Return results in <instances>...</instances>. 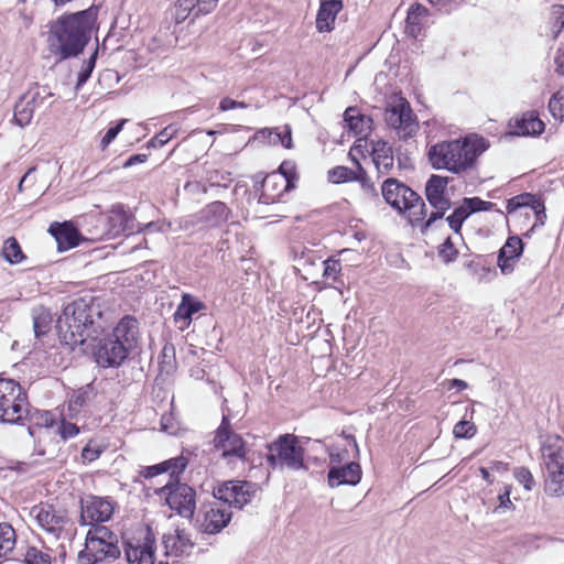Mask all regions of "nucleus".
Wrapping results in <instances>:
<instances>
[{"mask_svg":"<svg viewBox=\"0 0 564 564\" xmlns=\"http://www.w3.org/2000/svg\"><path fill=\"white\" fill-rule=\"evenodd\" d=\"M248 105L243 101H237V100H234L229 97H225L220 100L219 102V109L221 111H227V110H230V109H235V108H247Z\"/></svg>","mask_w":564,"mask_h":564,"instance_id":"58","label":"nucleus"},{"mask_svg":"<svg viewBox=\"0 0 564 564\" xmlns=\"http://www.w3.org/2000/svg\"><path fill=\"white\" fill-rule=\"evenodd\" d=\"M113 502L104 497L88 495L80 499V524L95 525L111 519Z\"/></svg>","mask_w":564,"mask_h":564,"instance_id":"16","label":"nucleus"},{"mask_svg":"<svg viewBox=\"0 0 564 564\" xmlns=\"http://www.w3.org/2000/svg\"><path fill=\"white\" fill-rule=\"evenodd\" d=\"M17 544V533L8 522L0 523V558L9 556Z\"/></svg>","mask_w":564,"mask_h":564,"instance_id":"33","label":"nucleus"},{"mask_svg":"<svg viewBox=\"0 0 564 564\" xmlns=\"http://www.w3.org/2000/svg\"><path fill=\"white\" fill-rule=\"evenodd\" d=\"M514 477L520 484L523 485V487L527 490L532 489V487L534 485V480H533V476H532L531 471L528 468H525V467L516 468Z\"/></svg>","mask_w":564,"mask_h":564,"instance_id":"52","label":"nucleus"},{"mask_svg":"<svg viewBox=\"0 0 564 564\" xmlns=\"http://www.w3.org/2000/svg\"><path fill=\"white\" fill-rule=\"evenodd\" d=\"M147 160H148V154H143V153L134 154V155H131L123 163V167H130V166L135 165L138 163H144Z\"/></svg>","mask_w":564,"mask_h":564,"instance_id":"62","label":"nucleus"},{"mask_svg":"<svg viewBox=\"0 0 564 564\" xmlns=\"http://www.w3.org/2000/svg\"><path fill=\"white\" fill-rule=\"evenodd\" d=\"M324 270L323 276L325 279L337 280L338 274L341 271V263L337 259L329 258L323 262Z\"/></svg>","mask_w":564,"mask_h":564,"instance_id":"50","label":"nucleus"},{"mask_svg":"<svg viewBox=\"0 0 564 564\" xmlns=\"http://www.w3.org/2000/svg\"><path fill=\"white\" fill-rule=\"evenodd\" d=\"M102 451L98 446H91L90 443L82 449V457L84 460L94 462L101 455Z\"/></svg>","mask_w":564,"mask_h":564,"instance_id":"57","label":"nucleus"},{"mask_svg":"<svg viewBox=\"0 0 564 564\" xmlns=\"http://www.w3.org/2000/svg\"><path fill=\"white\" fill-rule=\"evenodd\" d=\"M509 134L517 137L540 135L544 129V122L533 111L523 113L509 123Z\"/></svg>","mask_w":564,"mask_h":564,"instance_id":"24","label":"nucleus"},{"mask_svg":"<svg viewBox=\"0 0 564 564\" xmlns=\"http://www.w3.org/2000/svg\"><path fill=\"white\" fill-rule=\"evenodd\" d=\"M344 121L356 135H367L371 130L372 119L359 112L356 107H348L344 112Z\"/></svg>","mask_w":564,"mask_h":564,"instance_id":"28","label":"nucleus"},{"mask_svg":"<svg viewBox=\"0 0 564 564\" xmlns=\"http://www.w3.org/2000/svg\"><path fill=\"white\" fill-rule=\"evenodd\" d=\"M384 121L390 128L397 131L398 137L402 140L412 138L419 130L416 117L409 101L404 98H399L393 105L386 109Z\"/></svg>","mask_w":564,"mask_h":564,"instance_id":"13","label":"nucleus"},{"mask_svg":"<svg viewBox=\"0 0 564 564\" xmlns=\"http://www.w3.org/2000/svg\"><path fill=\"white\" fill-rule=\"evenodd\" d=\"M1 256L10 264H20L26 260V256L22 251L19 241L14 237L4 240Z\"/></svg>","mask_w":564,"mask_h":564,"instance_id":"34","label":"nucleus"},{"mask_svg":"<svg viewBox=\"0 0 564 564\" xmlns=\"http://www.w3.org/2000/svg\"><path fill=\"white\" fill-rule=\"evenodd\" d=\"M97 10L90 7L75 13L63 14L50 24V52L59 59L78 56L89 43Z\"/></svg>","mask_w":564,"mask_h":564,"instance_id":"1","label":"nucleus"},{"mask_svg":"<svg viewBox=\"0 0 564 564\" xmlns=\"http://www.w3.org/2000/svg\"><path fill=\"white\" fill-rule=\"evenodd\" d=\"M197 9V0H177L172 10V17L175 23L180 24L184 22L187 18H189L192 14L194 18H197L195 15Z\"/></svg>","mask_w":564,"mask_h":564,"instance_id":"36","label":"nucleus"},{"mask_svg":"<svg viewBox=\"0 0 564 564\" xmlns=\"http://www.w3.org/2000/svg\"><path fill=\"white\" fill-rule=\"evenodd\" d=\"M549 110L554 119L564 120V88L552 95L549 100Z\"/></svg>","mask_w":564,"mask_h":564,"instance_id":"39","label":"nucleus"},{"mask_svg":"<svg viewBox=\"0 0 564 564\" xmlns=\"http://www.w3.org/2000/svg\"><path fill=\"white\" fill-rule=\"evenodd\" d=\"M471 214L469 213L466 204H464V202L462 203L460 206L456 207L454 209V212L446 218L447 223H448V226L449 228L455 232V234H460V230H462V226L464 224V221L470 216Z\"/></svg>","mask_w":564,"mask_h":564,"instance_id":"38","label":"nucleus"},{"mask_svg":"<svg viewBox=\"0 0 564 564\" xmlns=\"http://www.w3.org/2000/svg\"><path fill=\"white\" fill-rule=\"evenodd\" d=\"M187 465L188 459L185 456L180 455L152 466L142 467L139 475L145 479H151L155 476L167 473L170 475V479H174L184 473Z\"/></svg>","mask_w":564,"mask_h":564,"instance_id":"19","label":"nucleus"},{"mask_svg":"<svg viewBox=\"0 0 564 564\" xmlns=\"http://www.w3.org/2000/svg\"><path fill=\"white\" fill-rule=\"evenodd\" d=\"M524 243L518 236H510L498 252L497 265L503 275L514 271L516 262L523 253Z\"/></svg>","mask_w":564,"mask_h":564,"instance_id":"18","label":"nucleus"},{"mask_svg":"<svg viewBox=\"0 0 564 564\" xmlns=\"http://www.w3.org/2000/svg\"><path fill=\"white\" fill-rule=\"evenodd\" d=\"M356 174L357 172L351 169L339 165L328 171V180L332 183L339 184L354 181L356 178Z\"/></svg>","mask_w":564,"mask_h":564,"instance_id":"42","label":"nucleus"},{"mask_svg":"<svg viewBox=\"0 0 564 564\" xmlns=\"http://www.w3.org/2000/svg\"><path fill=\"white\" fill-rule=\"evenodd\" d=\"M463 200L464 204H466L470 214L478 212H488L492 209V207L495 206L494 203L482 200L479 197H465Z\"/></svg>","mask_w":564,"mask_h":564,"instance_id":"48","label":"nucleus"},{"mask_svg":"<svg viewBox=\"0 0 564 564\" xmlns=\"http://www.w3.org/2000/svg\"><path fill=\"white\" fill-rule=\"evenodd\" d=\"M488 145L486 139L473 134L438 142L429 149L427 156L433 169L459 174L473 169Z\"/></svg>","mask_w":564,"mask_h":564,"instance_id":"4","label":"nucleus"},{"mask_svg":"<svg viewBox=\"0 0 564 564\" xmlns=\"http://www.w3.org/2000/svg\"><path fill=\"white\" fill-rule=\"evenodd\" d=\"M98 48L91 54L88 61L83 65L82 70L78 73L76 89H79L90 77L97 59Z\"/></svg>","mask_w":564,"mask_h":564,"instance_id":"45","label":"nucleus"},{"mask_svg":"<svg viewBox=\"0 0 564 564\" xmlns=\"http://www.w3.org/2000/svg\"><path fill=\"white\" fill-rule=\"evenodd\" d=\"M476 431V425L471 421L462 420L454 425L453 434L456 438H471Z\"/></svg>","mask_w":564,"mask_h":564,"instance_id":"46","label":"nucleus"},{"mask_svg":"<svg viewBox=\"0 0 564 564\" xmlns=\"http://www.w3.org/2000/svg\"><path fill=\"white\" fill-rule=\"evenodd\" d=\"M447 209H436V212H433L429 219L424 223L423 225V228H422V232L424 234V231L430 228L432 226V224L438 219H442L445 215Z\"/></svg>","mask_w":564,"mask_h":564,"instance_id":"60","label":"nucleus"},{"mask_svg":"<svg viewBox=\"0 0 564 564\" xmlns=\"http://www.w3.org/2000/svg\"><path fill=\"white\" fill-rule=\"evenodd\" d=\"M458 250L454 247L451 237H447L445 241L438 247V257L445 262L449 263L456 260Z\"/></svg>","mask_w":564,"mask_h":564,"instance_id":"47","label":"nucleus"},{"mask_svg":"<svg viewBox=\"0 0 564 564\" xmlns=\"http://www.w3.org/2000/svg\"><path fill=\"white\" fill-rule=\"evenodd\" d=\"M468 388V383L460 379H452L448 381V389H456L457 391H463Z\"/></svg>","mask_w":564,"mask_h":564,"instance_id":"64","label":"nucleus"},{"mask_svg":"<svg viewBox=\"0 0 564 564\" xmlns=\"http://www.w3.org/2000/svg\"><path fill=\"white\" fill-rule=\"evenodd\" d=\"M101 317L91 296L79 297L68 303L58 316L56 328L61 344L74 349L97 334L96 318Z\"/></svg>","mask_w":564,"mask_h":564,"instance_id":"3","label":"nucleus"},{"mask_svg":"<svg viewBox=\"0 0 564 564\" xmlns=\"http://www.w3.org/2000/svg\"><path fill=\"white\" fill-rule=\"evenodd\" d=\"M48 232L55 238L58 251H66L77 247L80 242V234L69 221L53 223Z\"/></svg>","mask_w":564,"mask_h":564,"instance_id":"23","label":"nucleus"},{"mask_svg":"<svg viewBox=\"0 0 564 564\" xmlns=\"http://www.w3.org/2000/svg\"><path fill=\"white\" fill-rule=\"evenodd\" d=\"M449 178L433 174L425 184L426 199L435 209H449L451 199L445 196Z\"/></svg>","mask_w":564,"mask_h":564,"instance_id":"20","label":"nucleus"},{"mask_svg":"<svg viewBox=\"0 0 564 564\" xmlns=\"http://www.w3.org/2000/svg\"><path fill=\"white\" fill-rule=\"evenodd\" d=\"M221 503L215 499V501L202 505L197 517V527L200 532L217 534L229 524L232 512L229 507Z\"/></svg>","mask_w":564,"mask_h":564,"instance_id":"15","label":"nucleus"},{"mask_svg":"<svg viewBox=\"0 0 564 564\" xmlns=\"http://www.w3.org/2000/svg\"><path fill=\"white\" fill-rule=\"evenodd\" d=\"M162 543L165 555H187L194 547V543L185 530H176L175 533L164 534Z\"/></svg>","mask_w":564,"mask_h":564,"instance_id":"26","label":"nucleus"},{"mask_svg":"<svg viewBox=\"0 0 564 564\" xmlns=\"http://www.w3.org/2000/svg\"><path fill=\"white\" fill-rule=\"evenodd\" d=\"M544 490L550 496H564V468L547 471Z\"/></svg>","mask_w":564,"mask_h":564,"instance_id":"35","label":"nucleus"},{"mask_svg":"<svg viewBox=\"0 0 564 564\" xmlns=\"http://www.w3.org/2000/svg\"><path fill=\"white\" fill-rule=\"evenodd\" d=\"M126 122H127V120L122 119L115 127H111L107 130L106 134L101 139L102 149L107 148L116 139V137L122 130L123 124Z\"/></svg>","mask_w":564,"mask_h":564,"instance_id":"54","label":"nucleus"},{"mask_svg":"<svg viewBox=\"0 0 564 564\" xmlns=\"http://www.w3.org/2000/svg\"><path fill=\"white\" fill-rule=\"evenodd\" d=\"M358 164V171L356 174V178L354 181H358L360 183L361 189L364 191L365 195L368 197L378 198V192L375 187V184L370 181L368 177L366 171L362 169V166L357 162Z\"/></svg>","mask_w":564,"mask_h":564,"instance_id":"43","label":"nucleus"},{"mask_svg":"<svg viewBox=\"0 0 564 564\" xmlns=\"http://www.w3.org/2000/svg\"><path fill=\"white\" fill-rule=\"evenodd\" d=\"M259 487L257 484L247 480L223 481L213 488V496L216 500L231 508L242 509L256 497Z\"/></svg>","mask_w":564,"mask_h":564,"instance_id":"12","label":"nucleus"},{"mask_svg":"<svg viewBox=\"0 0 564 564\" xmlns=\"http://www.w3.org/2000/svg\"><path fill=\"white\" fill-rule=\"evenodd\" d=\"M205 307L204 303L195 300L191 294H183L182 301L178 304L175 313L174 321L176 323L183 321L185 326L189 325L192 316Z\"/></svg>","mask_w":564,"mask_h":564,"instance_id":"30","label":"nucleus"},{"mask_svg":"<svg viewBox=\"0 0 564 564\" xmlns=\"http://www.w3.org/2000/svg\"><path fill=\"white\" fill-rule=\"evenodd\" d=\"M498 503L492 508L494 513L502 514L513 508V503L510 500V487L503 486L497 496Z\"/></svg>","mask_w":564,"mask_h":564,"instance_id":"44","label":"nucleus"},{"mask_svg":"<svg viewBox=\"0 0 564 564\" xmlns=\"http://www.w3.org/2000/svg\"><path fill=\"white\" fill-rule=\"evenodd\" d=\"M427 15H429V10L426 7H424L421 3L412 4L408 10V15H406V20H405L406 31L411 35L417 36V34L420 33V31L424 24V20L427 18Z\"/></svg>","mask_w":564,"mask_h":564,"instance_id":"31","label":"nucleus"},{"mask_svg":"<svg viewBox=\"0 0 564 564\" xmlns=\"http://www.w3.org/2000/svg\"><path fill=\"white\" fill-rule=\"evenodd\" d=\"M121 550L112 542H85V547L78 553L80 564L111 563L119 558Z\"/></svg>","mask_w":564,"mask_h":564,"instance_id":"17","label":"nucleus"},{"mask_svg":"<svg viewBox=\"0 0 564 564\" xmlns=\"http://www.w3.org/2000/svg\"><path fill=\"white\" fill-rule=\"evenodd\" d=\"M343 9L341 0H322L316 15L318 32H330L334 29L337 14Z\"/></svg>","mask_w":564,"mask_h":564,"instance_id":"25","label":"nucleus"},{"mask_svg":"<svg viewBox=\"0 0 564 564\" xmlns=\"http://www.w3.org/2000/svg\"><path fill=\"white\" fill-rule=\"evenodd\" d=\"M177 128L170 124L155 134L149 142L148 148L159 149L165 145L171 139L175 137Z\"/></svg>","mask_w":564,"mask_h":564,"instance_id":"41","label":"nucleus"},{"mask_svg":"<svg viewBox=\"0 0 564 564\" xmlns=\"http://www.w3.org/2000/svg\"><path fill=\"white\" fill-rule=\"evenodd\" d=\"M542 459L547 471L564 468V440L560 436H547L541 446Z\"/></svg>","mask_w":564,"mask_h":564,"instance_id":"21","label":"nucleus"},{"mask_svg":"<svg viewBox=\"0 0 564 564\" xmlns=\"http://www.w3.org/2000/svg\"><path fill=\"white\" fill-rule=\"evenodd\" d=\"M281 143L286 149H292V135H291V128L289 126L285 127V132L282 135H279Z\"/></svg>","mask_w":564,"mask_h":564,"instance_id":"63","label":"nucleus"},{"mask_svg":"<svg viewBox=\"0 0 564 564\" xmlns=\"http://www.w3.org/2000/svg\"><path fill=\"white\" fill-rule=\"evenodd\" d=\"M372 160L380 174L388 173L393 167V152L390 145L378 140L372 145Z\"/></svg>","mask_w":564,"mask_h":564,"instance_id":"29","label":"nucleus"},{"mask_svg":"<svg viewBox=\"0 0 564 564\" xmlns=\"http://www.w3.org/2000/svg\"><path fill=\"white\" fill-rule=\"evenodd\" d=\"M527 207H530L534 214L540 212L543 217H546L544 204L536 195L533 194V198L530 199V204H528Z\"/></svg>","mask_w":564,"mask_h":564,"instance_id":"59","label":"nucleus"},{"mask_svg":"<svg viewBox=\"0 0 564 564\" xmlns=\"http://www.w3.org/2000/svg\"><path fill=\"white\" fill-rule=\"evenodd\" d=\"M139 322L126 315L111 332L96 339L91 354L101 368H119L126 364L139 344Z\"/></svg>","mask_w":564,"mask_h":564,"instance_id":"2","label":"nucleus"},{"mask_svg":"<svg viewBox=\"0 0 564 564\" xmlns=\"http://www.w3.org/2000/svg\"><path fill=\"white\" fill-rule=\"evenodd\" d=\"M197 2L198 9L195 12V15L199 17L213 12L217 8L219 0H197Z\"/></svg>","mask_w":564,"mask_h":564,"instance_id":"56","label":"nucleus"},{"mask_svg":"<svg viewBox=\"0 0 564 564\" xmlns=\"http://www.w3.org/2000/svg\"><path fill=\"white\" fill-rule=\"evenodd\" d=\"M268 465L272 469L288 468L291 470L307 469L304 464V448L299 445V438L294 434H282L275 441L267 445Z\"/></svg>","mask_w":564,"mask_h":564,"instance_id":"6","label":"nucleus"},{"mask_svg":"<svg viewBox=\"0 0 564 564\" xmlns=\"http://www.w3.org/2000/svg\"><path fill=\"white\" fill-rule=\"evenodd\" d=\"M214 447L221 452V458L231 465L239 460L245 463L248 460L247 443L240 434H238L227 415H224L221 422L213 438Z\"/></svg>","mask_w":564,"mask_h":564,"instance_id":"10","label":"nucleus"},{"mask_svg":"<svg viewBox=\"0 0 564 564\" xmlns=\"http://www.w3.org/2000/svg\"><path fill=\"white\" fill-rule=\"evenodd\" d=\"M381 194L392 208L400 213L409 212V220L412 225L424 219L425 204L422 197L397 178H387L382 183Z\"/></svg>","mask_w":564,"mask_h":564,"instance_id":"5","label":"nucleus"},{"mask_svg":"<svg viewBox=\"0 0 564 564\" xmlns=\"http://www.w3.org/2000/svg\"><path fill=\"white\" fill-rule=\"evenodd\" d=\"M361 479V468L356 462L347 463L343 466H332L328 471L327 480L329 487L341 485H357Z\"/></svg>","mask_w":564,"mask_h":564,"instance_id":"22","label":"nucleus"},{"mask_svg":"<svg viewBox=\"0 0 564 564\" xmlns=\"http://www.w3.org/2000/svg\"><path fill=\"white\" fill-rule=\"evenodd\" d=\"M533 198V194L531 193H522L520 195L513 196L507 200V212L508 214L514 213L517 209L522 207H527L530 204V199Z\"/></svg>","mask_w":564,"mask_h":564,"instance_id":"49","label":"nucleus"},{"mask_svg":"<svg viewBox=\"0 0 564 564\" xmlns=\"http://www.w3.org/2000/svg\"><path fill=\"white\" fill-rule=\"evenodd\" d=\"M348 456V451L343 449L340 452L329 454V460L332 466H340V463Z\"/></svg>","mask_w":564,"mask_h":564,"instance_id":"61","label":"nucleus"},{"mask_svg":"<svg viewBox=\"0 0 564 564\" xmlns=\"http://www.w3.org/2000/svg\"><path fill=\"white\" fill-rule=\"evenodd\" d=\"M26 391L21 384L8 378L0 377V422L20 423L29 414Z\"/></svg>","mask_w":564,"mask_h":564,"instance_id":"7","label":"nucleus"},{"mask_svg":"<svg viewBox=\"0 0 564 564\" xmlns=\"http://www.w3.org/2000/svg\"><path fill=\"white\" fill-rule=\"evenodd\" d=\"M91 528L87 532L85 542H112V544H118V536L110 531L107 527L101 525V523L90 525Z\"/></svg>","mask_w":564,"mask_h":564,"instance_id":"37","label":"nucleus"},{"mask_svg":"<svg viewBox=\"0 0 564 564\" xmlns=\"http://www.w3.org/2000/svg\"><path fill=\"white\" fill-rule=\"evenodd\" d=\"M155 536L149 525L123 539V551L128 564H155ZM159 564H169L160 561Z\"/></svg>","mask_w":564,"mask_h":564,"instance_id":"11","label":"nucleus"},{"mask_svg":"<svg viewBox=\"0 0 564 564\" xmlns=\"http://www.w3.org/2000/svg\"><path fill=\"white\" fill-rule=\"evenodd\" d=\"M231 212L220 200L213 202L205 206L199 213V219L209 227H217L226 223Z\"/></svg>","mask_w":564,"mask_h":564,"instance_id":"27","label":"nucleus"},{"mask_svg":"<svg viewBox=\"0 0 564 564\" xmlns=\"http://www.w3.org/2000/svg\"><path fill=\"white\" fill-rule=\"evenodd\" d=\"M58 433L66 441L76 436L79 433V427L75 423L63 420L58 426Z\"/></svg>","mask_w":564,"mask_h":564,"instance_id":"53","label":"nucleus"},{"mask_svg":"<svg viewBox=\"0 0 564 564\" xmlns=\"http://www.w3.org/2000/svg\"><path fill=\"white\" fill-rule=\"evenodd\" d=\"M30 517L47 534L59 539L69 522L67 513L50 503H39L30 509Z\"/></svg>","mask_w":564,"mask_h":564,"instance_id":"14","label":"nucleus"},{"mask_svg":"<svg viewBox=\"0 0 564 564\" xmlns=\"http://www.w3.org/2000/svg\"><path fill=\"white\" fill-rule=\"evenodd\" d=\"M33 328L36 337H41L50 329V317L47 314L33 316Z\"/></svg>","mask_w":564,"mask_h":564,"instance_id":"51","label":"nucleus"},{"mask_svg":"<svg viewBox=\"0 0 564 564\" xmlns=\"http://www.w3.org/2000/svg\"><path fill=\"white\" fill-rule=\"evenodd\" d=\"M47 86L34 84L15 102L13 122L23 128L31 123L35 112H46L54 102Z\"/></svg>","mask_w":564,"mask_h":564,"instance_id":"9","label":"nucleus"},{"mask_svg":"<svg viewBox=\"0 0 564 564\" xmlns=\"http://www.w3.org/2000/svg\"><path fill=\"white\" fill-rule=\"evenodd\" d=\"M156 496L164 499L169 508L183 519L192 521L196 510V490L182 482L180 477L169 479L161 488L155 490Z\"/></svg>","mask_w":564,"mask_h":564,"instance_id":"8","label":"nucleus"},{"mask_svg":"<svg viewBox=\"0 0 564 564\" xmlns=\"http://www.w3.org/2000/svg\"><path fill=\"white\" fill-rule=\"evenodd\" d=\"M551 19H552V40H556L564 29V6L563 4H554L551 9Z\"/></svg>","mask_w":564,"mask_h":564,"instance_id":"40","label":"nucleus"},{"mask_svg":"<svg viewBox=\"0 0 564 564\" xmlns=\"http://www.w3.org/2000/svg\"><path fill=\"white\" fill-rule=\"evenodd\" d=\"M111 221L118 223L120 227L118 231H122L126 235H133L134 232H140L142 230V227L139 224H135L134 217L127 213L122 207H119L117 210H112Z\"/></svg>","mask_w":564,"mask_h":564,"instance_id":"32","label":"nucleus"},{"mask_svg":"<svg viewBox=\"0 0 564 564\" xmlns=\"http://www.w3.org/2000/svg\"><path fill=\"white\" fill-rule=\"evenodd\" d=\"M279 173L284 177L285 181V189L292 187V181L295 178L294 166L290 162H283L279 166Z\"/></svg>","mask_w":564,"mask_h":564,"instance_id":"55","label":"nucleus"}]
</instances>
